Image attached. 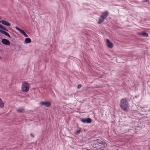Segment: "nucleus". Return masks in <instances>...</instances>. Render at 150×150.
Instances as JSON below:
<instances>
[{
  "label": "nucleus",
  "mask_w": 150,
  "mask_h": 150,
  "mask_svg": "<svg viewBox=\"0 0 150 150\" xmlns=\"http://www.w3.org/2000/svg\"><path fill=\"white\" fill-rule=\"evenodd\" d=\"M120 106L124 111H127L129 107L127 100L124 98L120 100Z\"/></svg>",
  "instance_id": "obj_1"
},
{
  "label": "nucleus",
  "mask_w": 150,
  "mask_h": 150,
  "mask_svg": "<svg viewBox=\"0 0 150 150\" xmlns=\"http://www.w3.org/2000/svg\"><path fill=\"white\" fill-rule=\"evenodd\" d=\"M108 11H106L104 12H103L101 13V14L99 18V21L98 22V24H100L103 22L105 19L108 15Z\"/></svg>",
  "instance_id": "obj_2"
},
{
  "label": "nucleus",
  "mask_w": 150,
  "mask_h": 150,
  "mask_svg": "<svg viewBox=\"0 0 150 150\" xmlns=\"http://www.w3.org/2000/svg\"><path fill=\"white\" fill-rule=\"evenodd\" d=\"M30 85L29 83L26 82H24L22 84L21 89L23 92H28L29 89Z\"/></svg>",
  "instance_id": "obj_3"
},
{
  "label": "nucleus",
  "mask_w": 150,
  "mask_h": 150,
  "mask_svg": "<svg viewBox=\"0 0 150 150\" xmlns=\"http://www.w3.org/2000/svg\"><path fill=\"white\" fill-rule=\"evenodd\" d=\"M40 104L42 106L48 108L50 106L51 104L50 102L42 101L40 103Z\"/></svg>",
  "instance_id": "obj_4"
},
{
  "label": "nucleus",
  "mask_w": 150,
  "mask_h": 150,
  "mask_svg": "<svg viewBox=\"0 0 150 150\" xmlns=\"http://www.w3.org/2000/svg\"><path fill=\"white\" fill-rule=\"evenodd\" d=\"M81 121L83 123H90L92 122V120L90 118H87L86 119L83 118L81 120Z\"/></svg>",
  "instance_id": "obj_5"
},
{
  "label": "nucleus",
  "mask_w": 150,
  "mask_h": 150,
  "mask_svg": "<svg viewBox=\"0 0 150 150\" xmlns=\"http://www.w3.org/2000/svg\"><path fill=\"white\" fill-rule=\"evenodd\" d=\"M1 42L5 45H9L10 44V41L8 40L5 39H2Z\"/></svg>",
  "instance_id": "obj_6"
},
{
  "label": "nucleus",
  "mask_w": 150,
  "mask_h": 150,
  "mask_svg": "<svg viewBox=\"0 0 150 150\" xmlns=\"http://www.w3.org/2000/svg\"><path fill=\"white\" fill-rule=\"evenodd\" d=\"M106 40L107 45L108 47L110 48H112L113 47V44L110 42L108 39H107Z\"/></svg>",
  "instance_id": "obj_7"
},
{
  "label": "nucleus",
  "mask_w": 150,
  "mask_h": 150,
  "mask_svg": "<svg viewBox=\"0 0 150 150\" xmlns=\"http://www.w3.org/2000/svg\"><path fill=\"white\" fill-rule=\"evenodd\" d=\"M0 23H1L2 24L7 26H10L11 25L10 23L4 20H1L0 21Z\"/></svg>",
  "instance_id": "obj_8"
},
{
  "label": "nucleus",
  "mask_w": 150,
  "mask_h": 150,
  "mask_svg": "<svg viewBox=\"0 0 150 150\" xmlns=\"http://www.w3.org/2000/svg\"><path fill=\"white\" fill-rule=\"evenodd\" d=\"M0 33L4 35H5L8 37L10 38H11V37L9 34L6 31L0 29Z\"/></svg>",
  "instance_id": "obj_9"
},
{
  "label": "nucleus",
  "mask_w": 150,
  "mask_h": 150,
  "mask_svg": "<svg viewBox=\"0 0 150 150\" xmlns=\"http://www.w3.org/2000/svg\"><path fill=\"white\" fill-rule=\"evenodd\" d=\"M138 34L144 37H147L148 36V34L145 32H142V33H138Z\"/></svg>",
  "instance_id": "obj_10"
},
{
  "label": "nucleus",
  "mask_w": 150,
  "mask_h": 150,
  "mask_svg": "<svg viewBox=\"0 0 150 150\" xmlns=\"http://www.w3.org/2000/svg\"><path fill=\"white\" fill-rule=\"evenodd\" d=\"M17 111L19 113L23 112H24V108L21 107L16 109Z\"/></svg>",
  "instance_id": "obj_11"
},
{
  "label": "nucleus",
  "mask_w": 150,
  "mask_h": 150,
  "mask_svg": "<svg viewBox=\"0 0 150 150\" xmlns=\"http://www.w3.org/2000/svg\"><path fill=\"white\" fill-rule=\"evenodd\" d=\"M31 42V40L29 38H25L24 42L25 43H28Z\"/></svg>",
  "instance_id": "obj_12"
},
{
  "label": "nucleus",
  "mask_w": 150,
  "mask_h": 150,
  "mask_svg": "<svg viewBox=\"0 0 150 150\" xmlns=\"http://www.w3.org/2000/svg\"><path fill=\"white\" fill-rule=\"evenodd\" d=\"M4 104L3 100L0 98V108H3Z\"/></svg>",
  "instance_id": "obj_13"
},
{
  "label": "nucleus",
  "mask_w": 150,
  "mask_h": 150,
  "mask_svg": "<svg viewBox=\"0 0 150 150\" xmlns=\"http://www.w3.org/2000/svg\"><path fill=\"white\" fill-rule=\"evenodd\" d=\"M21 33L23 34L24 36L26 37H27L28 36V35L26 33L24 32V31L23 30L21 31L20 32Z\"/></svg>",
  "instance_id": "obj_14"
},
{
  "label": "nucleus",
  "mask_w": 150,
  "mask_h": 150,
  "mask_svg": "<svg viewBox=\"0 0 150 150\" xmlns=\"http://www.w3.org/2000/svg\"><path fill=\"white\" fill-rule=\"evenodd\" d=\"M95 141L96 143H98L100 144H103V142L99 139H97L96 140H95Z\"/></svg>",
  "instance_id": "obj_15"
},
{
  "label": "nucleus",
  "mask_w": 150,
  "mask_h": 150,
  "mask_svg": "<svg viewBox=\"0 0 150 150\" xmlns=\"http://www.w3.org/2000/svg\"><path fill=\"white\" fill-rule=\"evenodd\" d=\"M0 28L2 29L3 30H4L6 31H8V30H7L5 28H4V27H3L2 25H0Z\"/></svg>",
  "instance_id": "obj_16"
},
{
  "label": "nucleus",
  "mask_w": 150,
  "mask_h": 150,
  "mask_svg": "<svg viewBox=\"0 0 150 150\" xmlns=\"http://www.w3.org/2000/svg\"><path fill=\"white\" fill-rule=\"evenodd\" d=\"M15 28L16 29V30H17L18 31H19L20 32L22 30L20 29V28H18L17 27H16Z\"/></svg>",
  "instance_id": "obj_17"
},
{
  "label": "nucleus",
  "mask_w": 150,
  "mask_h": 150,
  "mask_svg": "<svg viewBox=\"0 0 150 150\" xmlns=\"http://www.w3.org/2000/svg\"><path fill=\"white\" fill-rule=\"evenodd\" d=\"M30 136L33 138H34V135H33L32 133L30 134Z\"/></svg>",
  "instance_id": "obj_18"
},
{
  "label": "nucleus",
  "mask_w": 150,
  "mask_h": 150,
  "mask_svg": "<svg viewBox=\"0 0 150 150\" xmlns=\"http://www.w3.org/2000/svg\"><path fill=\"white\" fill-rule=\"evenodd\" d=\"M81 87V85H79L78 86V88H80Z\"/></svg>",
  "instance_id": "obj_19"
},
{
  "label": "nucleus",
  "mask_w": 150,
  "mask_h": 150,
  "mask_svg": "<svg viewBox=\"0 0 150 150\" xmlns=\"http://www.w3.org/2000/svg\"><path fill=\"white\" fill-rule=\"evenodd\" d=\"M144 2H146L148 0H143Z\"/></svg>",
  "instance_id": "obj_20"
},
{
  "label": "nucleus",
  "mask_w": 150,
  "mask_h": 150,
  "mask_svg": "<svg viewBox=\"0 0 150 150\" xmlns=\"http://www.w3.org/2000/svg\"><path fill=\"white\" fill-rule=\"evenodd\" d=\"M80 132V130H79L78 131H77V132H76V133H79V132Z\"/></svg>",
  "instance_id": "obj_21"
},
{
  "label": "nucleus",
  "mask_w": 150,
  "mask_h": 150,
  "mask_svg": "<svg viewBox=\"0 0 150 150\" xmlns=\"http://www.w3.org/2000/svg\"><path fill=\"white\" fill-rule=\"evenodd\" d=\"M1 19V17H0V19Z\"/></svg>",
  "instance_id": "obj_22"
}]
</instances>
